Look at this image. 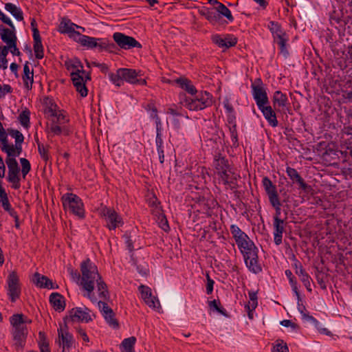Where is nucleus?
Returning <instances> with one entry per match:
<instances>
[{
	"instance_id": "nucleus-1",
	"label": "nucleus",
	"mask_w": 352,
	"mask_h": 352,
	"mask_svg": "<svg viewBox=\"0 0 352 352\" xmlns=\"http://www.w3.org/2000/svg\"><path fill=\"white\" fill-rule=\"evenodd\" d=\"M80 273L79 285L85 292V297L92 302H96L97 297L94 293L96 289L98 296L102 300L109 298L107 285L100 274L97 266L89 258L84 260L80 263Z\"/></svg>"
},
{
	"instance_id": "nucleus-2",
	"label": "nucleus",
	"mask_w": 352,
	"mask_h": 352,
	"mask_svg": "<svg viewBox=\"0 0 352 352\" xmlns=\"http://www.w3.org/2000/svg\"><path fill=\"white\" fill-rule=\"evenodd\" d=\"M31 322V320H29L22 314H14L10 317V333L13 345L16 350L23 349L28 334L27 324H30Z\"/></svg>"
},
{
	"instance_id": "nucleus-3",
	"label": "nucleus",
	"mask_w": 352,
	"mask_h": 352,
	"mask_svg": "<svg viewBox=\"0 0 352 352\" xmlns=\"http://www.w3.org/2000/svg\"><path fill=\"white\" fill-rule=\"evenodd\" d=\"M180 104L190 111H201L212 104V96L208 91H196L191 96L179 95Z\"/></svg>"
},
{
	"instance_id": "nucleus-4",
	"label": "nucleus",
	"mask_w": 352,
	"mask_h": 352,
	"mask_svg": "<svg viewBox=\"0 0 352 352\" xmlns=\"http://www.w3.org/2000/svg\"><path fill=\"white\" fill-rule=\"evenodd\" d=\"M237 246L243 254L245 265L248 270L254 274L261 272L262 267L258 260V248L254 242L248 238V239L238 244Z\"/></svg>"
},
{
	"instance_id": "nucleus-5",
	"label": "nucleus",
	"mask_w": 352,
	"mask_h": 352,
	"mask_svg": "<svg viewBox=\"0 0 352 352\" xmlns=\"http://www.w3.org/2000/svg\"><path fill=\"white\" fill-rule=\"evenodd\" d=\"M61 201L65 210L69 211L79 219L85 218V207L82 200L78 195L67 192L62 195Z\"/></svg>"
},
{
	"instance_id": "nucleus-6",
	"label": "nucleus",
	"mask_w": 352,
	"mask_h": 352,
	"mask_svg": "<svg viewBox=\"0 0 352 352\" xmlns=\"http://www.w3.org/2000/svg\"><path fill=\"white\" fill-rule=\"evenodd\" d=\"M76 35L77 38H75V41L88 50L97 48L101 51L107 49L109 45L108 41L106 38H95L82 34H76Z\"/></svg>"
},
{
	"instance_id": "nucleus-7",
	"label": "nucleus",
	"mask_w": 352,
	"mask_h": 352,
	"mask_svg": "<svg viewBox=\"0 0 352 352\" xmlns=\"http://www.w3.org/2000/svg\"><path fill=\"white\" fill-rule=\"evenodd\" d=\"M7 294L12 302H15L21 295V287L19 276L16 271L9 273L6 279Z\"/></svg>"
},
{
	"instance_id": "nucleus-8",
	"label": "nucleus",
	"mask_w": 352,
	"mask_h": 352,
	"mask_svg": "<svg viewBox=\"0 0 352 352\" xmlns=\"http://www.w3.org/2000/svg\"><path fill=\"white\" fill-rule=\"evenodd\" d=\"M100 214L104 219L109 230H115L122 226L124 223L121 216L111 208L102 207L100 209Z\"/></svg>"
},
{
	"instance_id": "nucleus-9",
	"label": "nucleus",
	"mask_w": 352,
	"mask_h": 352,
	"mask_svg": "<svg viewBox=\"0 0 352 352\" xmlns=\"http://www.w3.org/2000/svg\"><path fill=\"white\" fill-rule=\"evenodd\" d=\"M251 89L253 98L258 109H261V107L268 104L267 94L260 79H258L257 82H255L251 85Z\"/></svg>"
},
{
	"instance_id": "nucleus-10",
	"label": "nucleus",
	"mask_w": 352,
	"mask_h": 352,
	"mask_svg": "<svg viewBox=\"0 0 352 352\" xmlns=\"http://www.w3.org/2000/svg\"><path fill=\"white\" fill-rule=\"evenodd\" d=\"M113 38L116 43L123 50H131L132 48H141L142 45L133 37L127 36L121 32H115Z\"/></svg>"
},
{
	"instance_id": "nucleus-11",
	"label": "nucleus",
	"mask_w": 352,
	"mask_h": 352,
	"mask_svg": "<svg viewBox=\"0 0 352 352\" xmlns=\"http://www.w3.org/2000/svg\"><path fill=\"white\" fill-rule=\"evenodd\" d=\"M72 80L76 91L80 94L81 96L85 97L87 95V89L85 86V82L91 80L89 73H78L72 74L71 75Z\"/></svg>"
},
{
	"instance_id": "nucleus-12",
	"label": "nucleus",
	"mask_w": 352,
	"mask_h": 352,
	"mask_svg": "<svg viewBox=\"0 0 352 352\" xmlns=\"http://www.w3.org/2000/svg\"><path fill=\"white\" fill-rule=\"evenodd\" d=\"M211 40L218 47L224 49H228L237 43L236 37L230 34L224 35L213 34L211 36Z\"/></svg>"
},
{
	"instance_id": "nucleus-13",
	"label": "nucleus",
	"mask_w": 352,
	"mask_h": 352,
	"mask_svg": "<svg viewBox=\"0 0 352 352\" xmlns=\"http://www.w3.org/2000/svg\"><path fill=\"white\" fill-rule=\"evenodd\" d=\"M217 175L219 179L228 188L233 189L236 187V180L239 176L232 170L231 167L224 169L223 171L217 173Z\"/></svg>"
},
{
	"instance_id": "nucleus-14",
	"label": "nucleus",
	"mask_w": 352,
	"mask_h": 352,
	"mask_svg": "<svg viewBox=\"0 0 352 352\" xmlns=\"http://www.w3.org/2000/svg\"><path fill=\"white\" fill-rule=\"evenodd\" d=\"M70 317L73 321L89 322L91 320L90 310L87 307H76L70 311Z\"/></svg>"
},
{
	"instance_id": "nucleus-15",
	"label": "nucleus",
	"mask_w": 352,
	"mask_h": 352,
	"mask_svg": "<svg viewBox=\"0 0 352 352\" xmlns=\"http://www.w3.org/2000/svg\"><path fill=\"white\" fill-rule=\"evenodd\" d=\"M22 144H15V146L8 144V138L1 144V149L7 154L6 159L16 160L15 157L20 155L22 151Z\"/></svg>"
},
{
	"instance_id": "nucleus-16",
	"label": "nucleus",
	"mask_w": 352,
	"mask_h": 352,
	"mask_svg": "<svg viewBox=\"0 0 352 352\" xmlns=\"http://www.w3.org/2000/svg\"><path fill=\"white\" fill-rule=\"evenodd\" d=\"M199 13L212 25H217L221 23V17L219 16V14L218 13L216 8H209L204 7L199 10Z\"/></svg>"
},
{
	"instance_id": "nucleus-17",
	"label": "nucleus",
	"mask_w": 352,
	"mask_h": 352,
	"mask_svg": "<svg viewBox=\"0 0 352 352\" xmlns=\"http://www.w3.org/2000/svg\"><path fill=\"white\" fill-rule=\"evenodd\" d=\"M279 214L274 217V241L276 245L282 243L283 234L284 232V221L279 218Z\"/></svg>"
},
{
	"instance_id": "nucleus-18",
	"label": "nucleus",
	"mask_w": 352,
	"mask_h": 352,
	"mask_svg": "<svg viewBox=\"0 0 352 352\" xmlns=\"http://www.w3.org/2000/svg\"><path fill=\"white\" fill-rule=\"evenodd\" d=\"M58 338L61 340L63 346V352L65 350L69 351L72 348L74 340L73 336L67 331V328H62L58 329Z\"/></svg>"
},
{
	"instance_id": "nucleus-19",
	"label": "nucleus",
	"mask_w": 352,
	"mask_h": 352,
	"mask_svg": "<svg viewBox=\"0 0 352 352\" xmlns=\"http://www.w3.org/2000/svg\"><path fill=\"white\" fill-rule=\"evenodd\" d=\"M6 163L8 168L7 180L10 182L14 180H21L19 177L20 168L16 160L6 159Z\"/></svg>"
},
{
	"instance_id": "nucleus-20",
	"label": "nucleus",
	"mask_w": 352,
	"mask_h": 352,
	"mask_svg": "<svg viewBox=\"0 0 352 352\" xmlns=\"http://www.w3.org/2000/svg\"><path fill=\"white\" fill-rule=\"evenodd\" d=\"M76 28H78V25L69 20L64 19L60 22L59 29L61 33L68 34L69 36L75 41V38H77L76 34H80L76 31Z\"/></svg>"
},
{
	"instance_id": "nucleus-21",
	"label": "nucleus",
	"mask_w": 352,
	"mask_h": 352,
	"mask_svg": "<svg viewBox=\"0 0 352 352\" xmlns=\"http://www.w3.org/2000/svg\"><path fill=\"white\" fill-rule=\"evenodd\" d=\"M258 109L262 112L264 118L271 126L276 127L278 126V122L276 118V113L271 106L266 104Z\"/></svg>"
},
{
	"instance_id": "nucleus-22",
	"label": "nucleus",
	"mask_w": 352,
	"mask_h": 352,
	"mask_svg": "<svg viewBox=\"0 0 352 352\" xmlns=\"http://www.w3.org/2000/svg\"><path fill=\"white\" fill-rule=\"evenodd\" d=\"M121 76L123 82L126 81L130 84H136L138 78L141 76L140 71L129 68H120Z\"/></svg>"
},
{
	"instance_id": "nucleus-23",
	"label": "nucleus",
	"mask_w": 352,
	"mask_h": 352,
	"mask_svg": "<svg viewBox=\"0 0 352 352\" xmlns=\"http://www.w3.org/2000/svg\"><path fill=\"white\" fill-rule=\"evenodd\" d=\"M267 28L272 34L274 42L288 37L278 22L270 21Z\"/></svg>"
},
{
	"instance_id": "nucleus-24",
	"label": "nucleus",
	"mask_w": 352,
	"mask_h": 352,
	"mask_svg": "<svg viewBox=\"0 0 352 352\" xmlns=\"http://www.w3.org/2000/svg\"><path fill=\"white\" fill-rule=\"evenodd\" d=\"M34 283L36 284L37 287L41 288H47L49 289L57 288V285H55L52 280H50L45 276L41 275L38 273L34 274Z\"/></svg>"
},
{
	"instance_id": "nucleus-25",
	"label": "nucleus",
	"mask_w": 352,
	"mask_h": 352,
	"mask_svg": "<svg viewBox=\"0 0 352 352\" xmlns=\"http://www.w3.org/2000/svg\"><path fill=\"white\" fill-rule=\"evenodd\" d=\"M0 36L1 40L8 46L17 41L15 28L10 30L3 26L0 27Z\"/></svg>"
},
{
	"instance_id": "nucleus-26",
	"label": "nucleus",
	"mask_w": 352,
	"mask_h": 352,
	"mask_svg": "<svg viewBox=\"0 0 352 352\" xmlns=\"http://www.w3.org/2000/svg\"><path fill=\"white\" fill-rule=\"evenodd\" d=\"M33 38H34V51L35 56L37 59L43 58V47L41 43V38L39 35V31L37 28H33Z\"/></svg>"
},
{
	"instance_id": "nucleus-27",
	"label": "nucleus",
	"mask_w": 352,
	"mask_h": 352,
	"mask_svg": "<svg viewBox=\"0 0 352 352\" xmlns=\"http://www.w3.org/2000/svg\"><path fill=\"white\" fill-rule=\"evenodd\" d=\"M272 101L274 109L279 111L286 107L288 98L285 94L282 93L280 91H276L274 93Z\"/></svg>"
},
{
	"instance_id": "nucleus-28",
	"label": "nucleus",
	"mask_w": 352,
	"mask_h": 352,
	"mask_svg": "<svg viewBox=\"0 0 352 352\" xmlns=\"http://www.w3.org/2000/svg\"><path fill=\"white\" fill-rule=\"evenodd\" d=\"M65 65L67 69L70 71L71 75L72 74L85 73L82 64L78 58H75L65 61Z\"/></svg>"
},
{
	"instance_id": "nucleus-29",
	"label": "nucleus",
	"mask_w": 352,
	"mask_h": 352,
	"mask_svg": "<svg viewBox=\"0 0 352 352\" xmlns=\"http://www.w3.org/2000/svg\"><path fill=\"white\" fill-rule=\"evenodd\" d=\"M230 232L235 240L236 245L241 243L245 240L248 239L249 236L242 231L240 228L234 224L230 226Z\"/></svg>"
},
{
	"instance_id": "nucleus-30",
	"label": "nucleus",
	"mask_w": 352,
	"mask_h": 352,
	"mask_svg": "<svg viewBox=\"0 0 352 352\" xmlns=\"http://www.w3.org/2000/svg\"><path fill=\"white\" fill-rule=\"evenodd\" d=\"M50 302L56 311H61L64 310V298L58 293H52L50 296Z\"/></svg>"
},
{
	"instance_id": "nucleus-31",
	"label": "nucleus",
	"mask_w": 352,
	"mask_h": 352,
	"mask_svg": "<svg viewBox=\"0 0 352 352\" xmlns=\"http://www.w3.org/2000/svg\"><path fill=\"white\" fill-rule=\"evenodd\" d=\"M175 81L179 85V87L188 92L190 96L197 91L192 82L187 78H177Z\"/></svg>"
},
{
	"instance_id": "nucleus-32",
	"label": "nucleus",
	"mask_w": 352,
	"mask_h": 352,
	"mask_svg": "<svg viewBox=\"0 0 352 352\" xmlns=\"http://www.w3.org/2000/svg\"><path fill=\"white\" fill-rule=\"evenodd\" d=\"M44 105L45 113L50 117H52L54 115H56L59 109L56 104H55L53 99H52L51 98L47 97L45 98Z\"/></svg>"
},
{
	"instance_id": "nucleus-33",
	"label": "nucleus",
	"mask_w": 352,
	"mask_h": 352,
	"mask_svg": "<svg viewBox=\"0 0 352 352\" xmlns=\"http://www.w3.org/2000/svg\"><path fill=\"white\" fill-rule=\"evenodd\" d=\"M33 70H30L29 67L28 62L23 66V80L25 84V86L28 89H31L33 83Z\"/></svg>"
},
{
	"instance_id": "nucleus-34",
	"label": "nucleus",
	"mask_w": 352,
	"mask_h": 352,
	"mask_svg": "<svg viewBox=\"0 0 352 352\" xmlns=\"http://www.w3.org/2000/svg\"><path fill=\"white\" fill-rule=\"evenodd\" d=\"M5 10L10 12L17 21L23 19V14L21 9L12 3L5 4Z\"/></svg>"
},
{
	"instance_id": "nucleus-35",
	"label": "nucleus",
	"mask_w": 352,
	"mask_h": 352,
	"mask_svg": "<svg viewBox=\"0 0 352 352\" xmlns=\"http://www.w3.org/2000/svg\"><path fill=\"white\" fill-rule=\"evenodd\" d=\"M135 342L136 338L134 336L124 339L120 346L121 352H134Z\"/></svg>"
},
{
	"instance_id": "nucleus-36",
	"label": "nucleus",
	"mask_w": 352,
	"mask_h": 352,
	"mask_svg": "<svg viewBox=\"0 0 352 352\" xmlns=\"http://www.w3.org/2000/svg\"><path fill=\"white\" fill-rule=\"evenodd\" d=\"M214 166L217 170V173H219V172L223 171L224 169H227L230 167L228 160L221 155L215 156L214 160Z\"/></svg>"
},
{
	"instance_id": "nucleus-37",
	"label": "nucleus",
	"mask_w": 352,
	"mask_h": 352,
	"mask_svg": "<svg viewBox=\"0 0 352 352\" xmlns=\"http://www.w3.org/2000/svg\"><path fill=\"white\" fill-rule=\"evenodd\" d=\"M216 9L219 14V16H221L226 17L228 22L232 23L234 21V17L232 15L230 10L223 3H219Z\"/></svg>"
},
{
	"instance_id": "nucleus-38",
	"label": "nucleus",
	"mask_w": 352,
	"mask_h": 352,
	"mask_svg": "<svg viewBox=\"0 0 352 352\" xmlns=\"http://www.w3.org/2000/svg\"><path fill=\"white\" fill-rule=\"evenodd\" d=\"M121 69H117L116 73H109V80L116 86L121 87L123 85V80L121 76Z\"/></svg>"
},
{
	"instance_id": "nucleus-39",
	"label": "nucleus",
	"mask_w": 352,
	"mask_h": 352,
	"mask_svg": "<svg viewBox=\"0 0 352 352\" xmlns=\"http://www.w3.org/2000/svg\"><path fill=\"white\" fill-rule=\"evenodd\" d=\"M38 344L41 352H50L49 343L45 338V333L41 331L38 333Z\"/></svg>"
},
{
	"instance_id": "nucleus-40",
	"label": "nucleus",
	"mask_w": 352,
	"mask_h": 352,
	"mask_svg": "<svg viewBox=\"0 0 352 352\" xmlns=\"http://www.w3.org/2000/svg\"><path fill=\"white\" fill-rule=\"evenodd\" d=\"M268 198L272 206L276 210V214H280V202L278 199L277 191L268 194Z\"/></svg>"
},
{
	"instance_id": "nucleus-41",
	"label": "nucleus",
	"mask_w": 352,
	"mask_h": 352,
	"mask_svg": "<svg viewBox=\"0 0 352 352\" xmlns=\"http://www.w3.org/2000/svg\"><path fill=\"white\" fill-rule=\"evenodd\" d=\"M300 300H298V309L302 314V318L311 322L315 325V327H318V325L319 324V322L312 316H309V314H307L304 312V311H305V306L300 303Z\"/></svg>"
},
{
	"instance_id": "nucleus-42",
	"label": "nucleus",
	"mask_w": 352,
	"mask_h": 352,
	"mask_svg": "<svg viewBox=\"0 0 352 352\" xmlns=\"http://www.w3.org/2000/svg\"><path fill=\"white\" fill-rule=\"evenodd\" d=\"M30 111L28 109L23 110L19 116L21 124L26 129L30 126Z\"/></svg>"
},
{
	"instance_id": "nucleus-43",
	"label": "nucleus",
	"mask_w": 352,
	"mask_h": 352,
	"mask_svg": "<svg viewBox=\"0 0 352 352\" xmlns=\"http://www.w3.org/2000/svg\"><path fill=\"white\" fill-rule=\"evenodd\" d=\"M248 296L250 300L248 304L245 305V307L247 309H250L251 308L252 310H254L258 305L257 294L256 292L251 290L248 292Z\"/></svg>"
},
{
	"instance_id": "nucleus-44",
	"label": "nucleus",
	"mask_w": 352,
	"mask_h": 352,
	"mask_svg": "<svg viewBox=\"0 0 352 352\" xmlns=\"http://www.w3.org/2000/svg\"><path fill=\"white\" fill-rule=\"evenodd\" d=\"M56 123L59 124H63L69 122V119L65 111L58 109L57 113L52 116Z\"/></svg>"
},
{
	"instance_id": "nucleus-45",
	"label": "nucleus",
	"mask_w": 352,
	"mask_h": 352,
	"mask_svg": "<svg viewBox=\"0 0 352 352\" xmlns=\"http://www.w3.org/2000/svg\"><path fill=\"white\" fill-rule=\"evenodd\" d=\"M272 352H289V349L283 340H277L272 348Z\"/></svg>"
},
{
	"instance_id": "nucleus-46",
	"label": "nucleus",
	"mask_w": 352,
	"mask_h": 352,
	"mask_svg": "<svg viewBox=\"0 0 352 352\" xmlns=\"http://www.w3.org/2000/svg\"><path fill=\"white\" fill-rule=\"evenodd\" d=\"M103 317L104 318L106 322L110 327H113V329H116L118 327L119 324L117 320L115 318L114 313L113 311H111V314L109 313L105 314L104 316H103Z\"/></svg>"
},
{
	"instance_id": "nucleus-47",
	"label": "nucleus",
	"mask_w": 352,
	"mask_h": 352,
	"mask_svg": "<svg viewBox=\"0 0 352 352\" xmlns=\"http://www.w3.org/2000/svg\"><path fill=\"white\" fill-rule=\"evenodd\" d=\"M263 186L267 195L276 191V186L273 185L272 181L267 177L263 179Z\"/></svg>"
},
{
	"instance_id": "nucleus-48",
	"label": "nucleus",
	"mask_w": 352,
	"mask_h": 352,
	"mask_svg": "<svg viewBox=\"0 0 352 352\" xmlns=\"http://www.w3.org/2000/svg\"><path fill=\"white\" fill-rule=\"evenodd\" d=\"M288 41V37L275 41L279 46L280 53L285 56L287 57L289 52L287 49V43Z\"/></svg>"
},
{
	"instance_id": "nucleus-49",
	"label": "nucleus",
	"mask_w": 352,
	"mask_h": 352,
	"mask_svg": "<svg viewBox=\"0 0 352 352\" xmlns=\"http://www.w3.org/2000/svg\"><path fill=\"white\" fill-rule=\"evenodd\" d=\"M20 163L22 166L21 173L23 175V178L25 179L31 169V165L30 162L25 158H21Z\"/></svg>"
},
{
	"instance_id": "nucleus-50",
	"label": "nucleus",
	"mask_w": 352,
	"mask_h": 352,
	"mask_svg": "<svg viewBox=\"0 0 352 352\" xmlns=\"http://www.w3.org/2000/svg\"><path fill=\"white\" fill-rule=\"evenodd\" d=\"M144 301L151 308L156 309L160 307V302L158 299L152 294L148 297V298L144 300Z\"/></svg>"
},
{
	"instance_id": "nucleus-51",
	"label": "nucleus",
	"mask_w": 352,
	"mask_h": 352,
	"mask_svg": "<svg viewBox=\"0 0 352 352\" xmlns=\"http://www.w3.org/2000/svg\"><path fill=\"white\" fill-rule=\"evenodd\" d=\"M86 63H87V66L88 67H91L92 66H94L95 67H98L100 69V71L104 74H106L109 70V67L105 63H97L95 61H93V62L87 61Z\"/></svg>"
},
{
	"instance_id": "nucleus-52",
	"label": "nucleus",
	"mask_w": 352,
	"mask_h": 352,
	"mask_svg": "<svg viewBox=\"0 0 352 352\" xmlns=\"http://www.w3.org/2000/svg\"><path fill=\"white\" fill-rule=\"evenodd\" d=\"M138 290L141 294V298L143 300H146V298H148V297L152 294L151 288L146 285H141L139 286Z\"/></svg>"
},
{
	"instance_id": "nucleus-53",
	"label": "nucleus",
	"mask_w": 352,
	"mask_h": 352,
	"mask_svg": "<svg viewBox=\"0 0 352 352\" xmlns=\"http://www.w3.org/2000/svg\"><path fill=\"white\" fill-rule=\"evenodd\" d=\"M96 303L98 304V308L100 309L102 316H104L105 314L109 313L111 314V311H113L105 302H103L102 300H97Z\"/></svg>"
},
{
	"instance_id": "nucleus-54",
	"label": "nucleus",
	"mask_w": 352,
	"mask_h": 352,
	"mask_svg": "<svg viewBox=\"0 0 352 352\" xmlns=\"http://www.w3.org/2000/svg\"><path fill=\"white\" fill-rule=\"evenodd\" d=\"M59 124L55 122L54 120H52V123L50 126V133L54 135H58L62 133L63 129L59 126Z\"/></svg>"
},
{
	"instance_id": "nucleus-55",
	"label": "nucleus",
	"mask_w": 352,
	"mask_h": 352,
	"mask_svg": "<svg viewBox=\"0 0 352 352\" xmlns=\"http://www.w3.org/2000/svg\"><path fill=\"white\" fill-rule=\"evenodd\" d=\"M150 116L155 120L156 128L162 127V121L157 115V111L155 107H152Z\"/></svg>"
},
{
	"instance_id": "nucleus-56",
	"label": "nucleus",
	"mask_w": 352,
	"mask_h": 352,
	"mask_svg": "<svg viewBox=\"0 0 352 352\" xmlns=\"http://www.w3.org/2000/svg\"><path fill=\"white\" fill-rule=\"evenodd\" d=\"M10 135L14 138L15 144H22L24 140L23 135L17 130H13L10 133Z\"/></svg>"
},
{
	"instance_id": "nucleus-57",
	"label": "nucleus",
	"mask_w": 352,
	"mask_h": 352,
	"mask_svg": "<svg viewBox=\"0 0 352 352\" xmlns=\"http://www.w3.org/2000/svg\"><path fill=\"white\" fill-rule=\"evenodd\" d=\"M286 173L293 182H295V181L300 176L296 169L291 167L287 168Z\"/></svg>"
},
{
	"instance_id": "nucleus-58",
	"label": "nucleus",
	"mask_w": 352,
	"mask_h": 352,
	"mask_svg": "<svg viewBox=\"0 0 352 352\" xmlns=\"http://www.w3.org/2000/svg\"><path fill=\"white\" fill-rule=\"evenodd\" d=\"M38 151L41 157V158L45 162L48 161L50 159V155L48 154V150L43 145L38 144Z\"/></svg>"
},
{
	"instance_id": "nucleus-59",
	"label": "nucleus",
	"mask_w": 352,
	"mask_h": 352,
	"mask_svg": "<svg viewBox=\"0 0 352 352\" xmlns=\"http://www.w3.org/2000/svg\"><path fill=\"white\" fill-rule=\"evenodd\" d=\"M206 293L208 294H211L213 292L214 281L210 277L208 274H206Z\"/></svg>"
},
{
	"instance_id": "nucleus-60",
	"label": "nucleus",
	"mask_w": 352,
	"mask_h": 352,
	"mask_svg": "<svg viewBox=\"0 0 352 352\" xmlns=\"http://www.w3.org/2000/svg\"><path fill=\"white\" fill-rule=\"evenodd\" d=\"M12 92V87L9 85H1L0 84V98H3L7 94Z\"/></svg>"
},
{
	"instance_id": "nucleus-61",
	"label": "nucleus",
	"mask_w": 352,
	"mask_h": 352,
	"mask_svg": "<svg viewBox=\"0 0 352 352\" xmlns=\"http://www.w3.org/2000/svg\"><path fill=\"white\" fill-rule=\"evenodd\" d=\"M162 127L156 128V138H155V144L156 146H162L164 145V142L162 138Z\"/></svg>"
},
{
	"instance_id": "nucleus-62",
	"label": "nucleus",
	"mask_w": 352,
	"mask_h": 352,
	"mask_svg": "<svg viewBox=\"0 0 352 352\" xmlns=\"http://www.w3.org/2000/svg\"><path fill=\"white\" fill-rule=\"evenodd\" d=\"M223 104L228 114L234 112L233 107L228 99L224 100Z\"/></svg>"
},
{
	"instance_id": "nucleus-63",
	"label": "nucleus",
	"mask_w": 352,
	"mask_h": 352,
	"mask_svg": "<svg viewBox=\"0 0 352 352\" xmlns=\"http://www.w3.org/2000/svg\"><path fill=\"white\" fill-rule=\"evenodd\" d=\"M280 324L285 327H291L293 330H296L297 328V325L290 320H283L280 322Z\"/></svg>"
},
{
	"instance_id": "nucleus-64",
	"label": "nucleus",
	"mask_w": 352,
	"mask_h": 352,
	"mask_svg": "<svg viewBox=\"0 0 352 352\" xmlns=\"http://www.w3.org/2000/svg\"><path fill=\"white\" fill-rule=\"evenodd\" d=\"M8 47L10 49V52L14 56H20L21 55V52H20L19 50L16 47V43H12V45H10L8 46Z\"/></svg>"
}]
</instances>
